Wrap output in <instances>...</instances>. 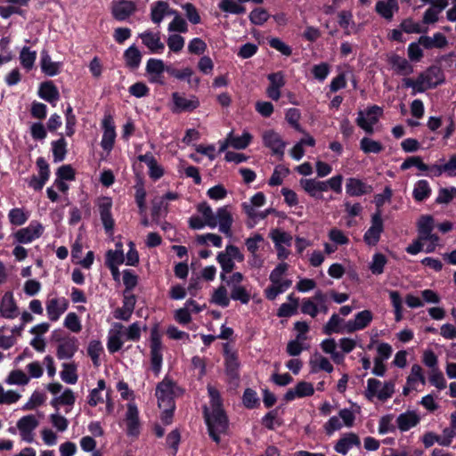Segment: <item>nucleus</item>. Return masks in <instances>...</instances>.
<instances>
[{
	"instance_id": "nucleus-63",
	"label": "nucleus",
	"mask_w": 456,
	"mask_h": 456,
	"mask_svg": "<svg viewBox=\"0 0 456 456\" xmlns=\"http://www.w3.org/2000/svg\"><path fill=\"white\" fill-rule=\"evenodd\" d=\"M386 264V256L383 254L378 253L373 256L370 269L373 274H381Z\"/></svg>"
},
{
	"instance_id": "nucleus-20",
	"label": "nucleus",
	"mask_w": 456,
	"mask_h": 456,
	"mask_svg": "<svg viewBox=\"0 0 456 456\" xmlns=\"http://www.w3.org/2000/svg\"><path fill=\"white\" fill-rule=\"evenodd\" d=\"M314 393V388L312 383L306 381L298 382L294 388L289 389L284 395L286 401H292L295 398H302L311 396Z\"/></svg>"
},
{
	"instance_id": "nucleus-14",
	"label": "nucleus",
	"mask_w": 456,
	"mask_h": 456,
	"mask_svg": "<svg viewBox=\"0 0 456 456\" xmlns=\"http://www.w3.org/2000/svg\"><path fill=\"white\" fill-rule=\"evenodd\" d=\"M78 342L74 337H68L59 340L56 355L60 360L70 359L77 351Z\"/></svg>"
},
{
	"instance_id": "nucleus-11",
	"label": "nucleus",
	"mask_w": 456,
	"mask_h": 456,
	"mask_svg": "<svg viewBox=\"0 0 456 456\" xmlns=\"http://www.w3.org/2000/svg\"><path fill=\"white\" fill-rule=\"evenodd\" d=\"M172 101L173 107L171 110L174 113L192 111L200 106V101L194 95H191L190 98H185L178 93H173Z\"/></svg>"
},
{
	"instance_id": "nucleus-37",
	"label": "nucleus",
	"mask_w": 456,
	"mask_h": 456,
	"mask_svg": "<svg viewBox=\"0 0 456 456\" xmlns=\"http://www.w3.org/2000/svg\"><path fill=\"white\" fill-rule=\"evenodd\" d=\"M225 365L226 372L232 379L239 378V361L237 354L234 352L225 350Z\"/></svg>"
},
{
	"instance_id": "nucleus-61",
	"label": "nucleus",
	"mask_w": 456,
	"mask_h": 456,
	"mask_svg": "<svg viewBox=\"0 0 456 456\" xmlns=\"http://www.w3.org/2000/svg\"><path fill=\"white\" fill-rule=\"evenodd\" d=\"M454 198H456V188L455 187L442 188L438 191V195H437L436 201L438 204H448Z\"/></svg>"
},
{
	"instance_id": "nucleus-9",
	"label": "nucleus",
	"mask_w": 456,
	"mask_h": 456,
	"mask_svg": "<svg viewBox=\"0 0 456 456\" xmlns=\"http://www.w3.org/2000/svg\"><path fill=\"white\" fill-rule=\"evenodd\" d=\"M151 361L153 371L158 374L162 365V344L156 330L151 335Z\"/></svg>"
},
{
	"instance_id": "nucleus-56",
	"label": "nucleus",
	"mask_w": 456,
	"mask_h": 456,
	"mask_svg": "<svg viewBox=\"0 0 456 456\" xmlns=\"http://www.w3.org/2000/svg\"><path fill=\"white\" fill-rule=\"evenodd\" d=\"M36 57L35 51H30L28 47H23L20 54V63L25 69H30L34 65Z\"/></svg>"
},
{
	"instance_id": "nucleus-24",
	"label": "nucleus",
	"mask_w": 456,
	"mask_h": 456,
	"mask_svg": "<svg viewBox=\"0 0 456 456\" xmlns=\"http://www.w3.org/2000/svg\"><path fill=\"white\" fill-rule=\"evenodd\" d=\"M102 126L104 132L101 144L104 150L110 151L114 145L116 138L115 126L110 117L104 118L102 120Z\"/></svg>"
},
{
	"instance_id": "nucleus-23",
	"label": "nucleus",
	"mask_w": 456,
	"mask_h": 456,
	"mask_svg": "<svg viewBox=\"0 0 456 456\" xmlns=\"http://www.w3.org/2000/svg\"><path fill=\"white\" fill-rule=\"evenodd\" d=\"M300 186L308 193L311 197L321 199L322 192L327 191V186L323 181L316 179H301Z\"/></svg>"
},
{
	"instance_id": "nucleus-46",
	"label": "nucleus",
	"mask_w": 456,
	"mask_h": 456,
	"mask_svg": "<svg viewBox=\"0 0 456 456\" xmlns=\"http://www.w3.org/2000/svg\"><path fill=\"white\" fill-rule=\"evenodd\" d=\"M418 381H419L422 385L426 384V379L423 374L421 366L419 364H413L411 368V372L407 377L406 383L411 387H414Z\"/></svg>"
},
{
	"instance_id": "nucleus-16",
	"label": "nucleus",
	"mask_w": 456,
	"mask_h": 456,
	"mask_svg": "<svg viewBox=\"0 0 456 456\" xmlns=\"http://www.w3.org/2000/svg\"><path fill=\"white\" fill-rule=\"evenodd\" d=\"M68 300L64 297H53L46 301V313L50 321H57L67 310Z\"/></svg>"
},
{
	"instance_id": "nucleus-29",
	"label": "nucleus",
	"mask_w": 456,
	"mask_h": 456,
	"mask_svg": "<svg viewBox=\"0 0 456 456\" xmlns=\"http://www.w3.org/2000/svg\"><path fill=\"white\" fill-rule=\"evenodd\" d=\"M28 0H5V4L0 5V16L7 19L12 14L21 13V7L27 6Z\"/></svg>"
},
{
	"instance_id": "nucleus-3",
	"label": "nucleus",
	"mask_w": 456,
	"mask_h": 456,
	"mask_svg": "<svg viewBox=\"0 0 456 456\" xmlns=\"http://www.w3.org/2000/svg\"><path fill=\"white\" fill-rule=\"evenodd\" d=\"M328 303L329 295L322 290H316L312 297L303 299L301 304V312L314 318L319 313H328Z\"/></svg>"
},
{
	"instance_id": "nucleus-58",
	"label": "nucleus",
	"mask_w": 456,
	"mask_h": 456,
	"mask_svg": "<svg viewBox=\"0 0 456 456\" xmlns=\"http://www.w3.org/2000/svg\"><path fill=\"white\" fill-rule=\"evenodd\" d=\"M231 298L238 300L241 304L247 305L250 300V294L243 286H233L231 291Z\"/></svg>"
},
{
	"instance_id": "nucleus-8",
	"label": "nucleus",
	"mask_w": 456,
	"mask_h": 456,
	"mask_svg": "<svg viewBox=\"0 0 456 456\" xmlns=\"http://www.w3.org/2000/svg\"><path fill=\"white\" fill-rule=\"evenodd\" d=\"M262 139L264 145L269 148L273 154L283 157L286 143L278 133L273 130H266L263 132Z\"/></svg>"
},
{
	"instance_id": "nucleus-48",
	"label": "nucleus",
	"mask_w": 456,
	"mask_h": 456,
	"mask_svg": "<svg viewBox=\"0 0 456 456\" xmlns=\"http://www.w3.org/2000/svg\"><path fill=\"white\" fill-rule=\"evenodd\" d=\"M126 63L128 67L135 69L139 66L142 54L135 46H130L124 53Z\"/></svg>"
},
{
	"instance_id": "nucleus-12",
	"label": "nucleus",
	"mask_w": 456,
	"mask_h": 456,
	"mask_svg": "<svg viewBox=\"0 0 456 456\" xmlns=\"http://www.w3.org/2000/svg\"><path fill=\"white\" fill-rule=\"evenodd\" d=\"M38 426V420L34 415H27L20 419L17 428L22 440L31 443L34 440L33 430Z\"/></svg>"
},
{
	"instance_id": "nucleus-57",
	"label": "nucleus",
	"mask_w": 456,
	"mask_h": 456,
	"mask_svg": "<svg viewBox=\"0 0 456 456\" xmlns=\"http://www.w3.org/2000/svg\"><path fill=\"white\" fill-rule=\"evenodd\" d=\"M411 167H416L421 171H428L429 168V166L425 164L422 161L421 158L419 156H412V157L407 158L401 165V169L406 170Z\"/></svg>"
},
{
	"instance_id": "nucleus-18",
	"label": "nucleus",
	"mask_w": 456,
	"mask_h": 456,
	"mask_svg": "<svg viewBox=\"0 0 456 456\" xmlns=\"http://www.w3.org/2000/svg\"><path fill=\"white\" fill-rule=\"evenodd\" d=\"M372 191L373 188L371 185L367 184L358 178L350 177L346 180V191L349 196L359 197L365 194H370L372 192Z\"/></svg>"
},
{
	"instance_id": "nucleus-47",
	"label": "nucleus",
	"mask_w": 456,
	"mask_h": 456,
	"mask_svg": "<svg viewBox=\"0 0 456 456\" xmlns=\"http://www.w3.org/2000/svg\"><path fill=\"white\" fill-rule=\"evenodd\" d=\"M434 218L431 216H422L418 222L419 240L434 230Z\"/></svg>"
},
{
	"instance_id": "nucleus-60",
	"label": "nucleus",
	"mask_w": 456,
	"mask_h": 456,
	"mask_svg": "<svg viewBox=\"0 0 456 456\" xmlns=\"http://www.w3.org/2000/svg\"><path fill=\"white\" fill-rule=\"evenodd\" d=\"M8 217L12 224L20 226L27 222L28 216L21 208H12Z\"/></svg>"
},
{
	"instance_id": "nucleus-25",
	"label": "nucleus",
	"mask_w": 456,
	"mask_h": 456,
	"mask_svg": "<svg viewBox=\"0 0 456 456\" xmlns=\"http://www.w3.org/2000/svg\"><path fill=\"white\" fill-rule=\"evenodd\" d=\"M419 421L420 417L414 411H407L406 412L401 413L396 419L397 427L402 432L408 431L416 427Z\"/></svg>"
},
{
	"instance_id": "nucleus-22",
	"label": "nucleus",
	"mask_w": 456,
	"mask_h": 456,
	"mask_svg": "<svg viewBox=\"0 0 456 456\" xmlns=\"http://www.w3.org/2000/svg\"><path fill=\"white\" fill-rule=\"evenodd\" d=\"M142 41V44L151 51L152 53H159L163 52L165 49L164 43L161 42L160 37L158 33L151 31H145L139 35Z\"/></svg>"
},
{
	"instance_id": "nucleus-55",
	"label": "nucleus",
	"mask_w": 456,
	"mask_h": 456,
	"mask_svg": "<svg viewBox=\"0 0 456 456\" xmlns=\"http://www.w3.org/2000/svg\"><path fill=\"white\" fill-rule=\"evenodd\" d=\"M103 351V347L100 341L98 340H92L90 341L88 347H87V354L91 357L94 365L98 366L99 365V359L100 355Z\"/></svg>"
},
{
	"instance_id": "nucleus-15",
	"label": "nucleus",
	"mask_w": 456,
	"mask_h": 456,
	"mask_svg": "<svg viewBox=\"0 0 456 456\" xmlns=\"http://www.w3.org/2000/svg\"><path fill=\"white\" fill-rule=\"evenodd\" d=\"M136 10L135 4L128 0H118L112 3L111 13L118 20H125Z\"/></svg>"
},
{
	"instance_id": "nucleus-59",
	"label": "nucleus",
	"mask_w": 456,
	"mask_h": 456,
	"mask_svg": "<svg viewBox=\"0 0 456 456\" xmlns=\"http://www.w3.org/2000/svg\"><path fill=\"white\" fill-rule=\"evenodd\" d=\"M343 319H341L337 314H333L329 322L323 327L325 334L330 335L332 333L341 332L340 324Z\"/></svg>"
},
{
	"instance_id": "nucleus-43",
	"label": "nucleus",
	"mask_w": 456,
	"mask_h": 456,
	"mask_svg": "<svg viewBox=\"0 0 456 456\" xmlns=\"http://www.w3.org/2000/svg\"><path fill=\"white\" fill-rule=\"evenodd\" d=\"M431 193V188L429 186V183L426 180H419L418 181L415 185L412 191L413 198L417 201H422L428 197H429Z\"/></svg>"
},
{
	"instance_id": "nucleus-27",
	"label": "nucleus",
	"mask_w": 456,
	"mask_h": 456,
	"mask_svg": "<svg viewBox=\"0 0 456 456\" xmlns=\"http://www.w3.org/2000/svg\"><path fill=\"white\" fill-rule=\"evenodd\" d=\"M388 62L392 69L398 75L408 76L413 72V67L403 57L392 54L388 57Z\"/></svg>"
},
{
	"instance_id": "nucleus-49",
	"label": "nucleus",
	"mask_w": 456,
	"mask_h": 456,
	"mask_svg": "<svg viewBox=\"0 0 456 456\" xmlns=\"http://www.w3.org/2000/svg\"><path fill=\"white\" fill-rule=\"evenodd\" d=\"M116 250H109L106 253V265L107 266H118L125 261V256L121 248V245L117 244Z\"/></svg>"
},
{
	"instance_id": "nucleus-42",
	"label": "nucleus",
	"mask_w": 456,
	"mask_h": 456,
	"mask_svg": "<svg viewBox=\"0 0 456 456\" xmlns=\"http://www.w3.org/2000/svg\"><path fill=\"white\" fill-rule=\"evenodd\" d=\"M310 365L312 366L314 372L322 370L330 373L333 370V366L330 361L319 354H315L313 356L310 360Z\"/></svg>"
},
{
	"instance_id": "nucleus-21",
	"label": "nucleus",
	"mask_w": 456,
	"mask_h": 456,
	"mask_svg": "<svg viewBox=\"0 0 456 456\" xmlns=\"http://www.w3.org/2000/svg\"><path fill=\"white\" fill-rule=\"evenodd\" d=\"M124 326L120 323H115L110 330L107 347L110 353H116L123 346Z\"/></svg>"
},
{
	"instance_id": "nucleus-38",
	"label": "nucleus",
	"mask_w": 456,
	"mask_h": 456,
	"mask_svg": "<svg viewBox=\"0 0 456 456\" xmlns=\"http://www.w3.org/2000/svg\"><path fill=\"white\" fill-rule=\"evenodd\" d=\"M230 298L225 286L220 285L213 291L210 302L222 307H227L230 304Z\"/></svg>"
},
{
	"instance_id": "nucleus-41",
	"label": "nucleus",
	"mask_w": 456,
	"mask_h": 456,
	"mask_svg": "<svg viewBox=\"0 0 456 456\" xmlns=\"http://www.w3.org/2000/svg\"><path fill=\"white\" fill-rule=\"evenodd\" d=\"M61 379L67 384H75L78 379L77 374V365L74 362H65L62 364L61 371Z\"/></svg>"
},
{
	"instance_id": "nucleus-64",
	"label": "nucleus",
	"mask_w": 456,
	"mask_h": 456,
	"mask_svg": "<svg viewBox=\"0 0 456 456\" xmlns=\"http://www.w3.org/2000/svg\"><path fill=\"white\" fill-rule=\"evenodd\" d=\"M175 18L168 25V31L170 32H180L185 33L188 30V25L186 21L176 12L174 13Z\"/></svg>"
},
{
	"instance_id": "nucleus-13",
	"label": "nucleus",
	"mask_w": 456,
	"mask_h": 456,
	"mask_svg": "<svg viewBox=\"0 0 456 456\" xmlns=\"http://www.w3.org/2000/svg\"><path fill=\"white\" fill-rule=\"evenodd\" d=\"M372 319V313L370 310H363L359 312L354 320L348 321L343 329L347 333H353L366 328L371 322Z\"/></svg>"
},
{
	"instance_id": "nucleus-40",
	"label": "nucleus",
	"mask_w": 456,
	"mask_h": 456,
	"mask_svg": "<svg viewBox=\"0 0 456 456\" xmlns=\"http://www.w3.org/2000/svg\"><path fill=\"white\" fill-rule=\"evenodd\" d=\"M61 67V62L53 61L47 53H42L41 69L47 76L53 77L57 75L60 72Z\"/></svg>"
},
{
	"instance_id": "nucleus-53",
	"label": "nucleus",
	"mask_w": 456,
	"mask_h": 456,
	"mask_svg": "<svg viewBox=\"0 0 456 456\" xmlns=\"http://www.w3.org/2000/svg\"><path fill=\"white\" fill-rule=\"evenodd\" d=\"M219 8L225 12L232 14H240L246 11L244 6L237 4L233 0H221L219 3Z\"/></svg>"
},
{
	"instance_id": "nucleus-35",
	"label": "nucleus",
	"mask_w": 456,
	"mask_h": 456,
	"mask_svg": "<svg viewBox=\"0 0 456 456\" xmlns=\"http://www.w3.org/2000/svg\"><path fill=\"white\" fill-rule=\"evenodd\" d=\"M135 297L134 295H125L124 304L122 308H118L115 312V318L123 321H127L134 308Z\"/></svg>"
},
{
	"instance_id": "nucleus-32",
	"label": "nucleus",
	"mask_w": 456,
	"mask_h": 456,
	"mask_svg": "<svg viewBox=\"0 0 456 456\" xmlns=\"http://www.w3.org/2000/svg\"><path fill=\"white\" fill-rule=\"evenodd\" d=\"M403 86L412 89V94L416 93H423L426 90L432 88L428 81L421 72L416 79L405 77L403 79Z\"/></svg>"
},
{
	"instance_id": "nucleus-44",
	"label": "nucleus",
	"mask_w": 456,
	"mask_h": 456,
	"mask_svg": "<svg viewBox=\"0 0 456 456\" xmlns=\"http://www.w3.org/2000/svg\"><path fill=\"white\" fill-rule=\"evenodd\" d=\"M422 73L432 88L444 82V74L438 67L432 66Z\"/></svg>"
},
{
	"instance_id": "nucleus-54",
	"label": "nucleus",
	"mask_w": 456,
	"mask_h": 456,
	"mask_svg": "<svg viewBox=\"0 0 456 456\" xmlns=\"http://www.w3.org/2000/svg\"><path fill=\"white\" fill-rule=\"evenodd\" d=\"M67 143L64 138H61L53 142V155L55 162L64 159L67 150Z\"/></svg>"
},
{
	"instance_id": "nucleus-4",
	"label": "nucleus",
	"mask_w": 456,
	"mask_h": 456,
	"mask_svg": "<svg viewBox=\"0 0 456 456\" xmlns=\"http://www.w3.org/2000/svg\"><path fill=\"white\" fill-rule=\"evenodd\" d=\"M179 388L168 379H163L156 388L159 407H172L175 405L174 398L179 395Z\"/></svg>"
},
{
	"instance_id": "nucleus-10",
	"label": "nucleus",
	"mask_w": 456,
	"mask_h": 456,
	"mask_svg": "<svg viewBox=\"0 0 456 456\" xmlns=\"http://www.w3.org/2000/svg\"><path fill=\"white\" fill-rule=\"evenodd\" d=\"M383 232V221L381 212L378 210L371 216V225L365 232L363 239L368 245L374 246L378 243Z\"/></svg>"
},
{
	"instance_id": "nucleus-30",
	"label": "nucleus",
	"mask_w": 456,
	"mask_h": 456,
	"mask_svg": "<svg viewBox=\"0 0 456 456\" xmlns=\"http://www.w3.org/2000/svg\"><path fill=\"white\" fill-rule=\"evenodd\" d=\"M175 12L169 8L167 2L158 1L151 6V18L154 23L159 24L166 15H172Z\"/></svg>"
},
{
	"instance_id": "nucleus-36",
	"label": "nucleus",
	"mask_w": 456,
	"mask_h": 456,
	"mask_svg": "<svg viewBox=\"0 0 456 456\" xmlns=\"http://www.w3.org/2000/svg\"><path fill=\"white\" fill-rule=\"evenodd\" d=\"M38 94L42 99L49 102H56L60 98L57 87L51 81L41 84Z\"/></svg>"
},
{
	"instance_id": "nucleus-50",
	"label": "nucleus",
	"mask_w": 456,
	"mask_h": 456,
	"mask_svg": "<svg viewBox=\"0 0 456 456\" xmlns=\"http://www.w3.org/2000/svg\"><path fill=\"white\" fill-rule=\"evenodd\" d=\"M360 148L364 153H379L383 151V145L368 137H363L360 142Z\"/></svg>"
},
{
	"instance_id": "nucleus-51",
	"label": "nucleus",
	"mask_w": 456,
	"mask_h": 456,
	"mask_svg": "<svg viewBox=\"0 0 456 456\" xmlns=\"http://www.w3.org/2000/svg\"><path fill=\"white\" fill-rule=\"evenodd\" d=\"M288 298L291 303H284L280 306L278 310V316L280 317H289L297 312L298 299L294 298L292 295H289Z\"/></svg>"
},
{
	"instance_id": "nucleus-17",
	"label": "nucleus",
	"mask_w": 456,
	"mask_h": 456,
	"mask_svg": "<svg viewBox=\"0 0 456 456\" xmlns=\"http://www.w3.org/2000/svg\"><path fill=\"white\" fill-rule=\"evenodd\" d=\"M37 166L38 167V175H33L29 180V186L33 189L39 191L41 190L45 182L49 178V166L46 160L40 157L37 159Z\"/></svg>"
},
{
	"instance_id": "nucleus-5",
	"label": "nucleus",
	"mask_w": 456,
	"mask_h": 456,
	"mask_svg": "<svg viewBox=\"0 0 456 456\" xmlns=\"http://www.w3.org/2000/svg\"><path fill=\"white\" fill-rule=\"evenodd\" d=\"M395 392V383L387 381L382 386L381 382L376 379H369L365 395L369 400L377 396L380 401H386L390 398Z\"/></svg>"
},
{
	"instance_id": "nucleus-7",
	"label": "nucleus",
	"mask_w": 456,
	"mask_h": 456,
	"mask_svg": "<svg viewBox=\"0 0 456 456\" xmlns=\"http://www.w3.org/2000/svg\"><path fill=\"white\" fill-rule=\"evenodd\" d=\"M44 232V226L37 221H33L28 226L20 229L14 233V238L19 243H29L39 238Z\"/></svg>"
},
{
	"instance_id": "nucleus-2",
	"label": "nucleus",
	"mask_w": 456,
	"mask_h": 456,
	"mask_svg": "<svg viewBox=\"0 0 456 456\" xmlns=\"http://www.w3.org/2000/svg\"><path fill=\"white\" fill-rule=\"evenodd\" d=\"M208 392L210 397V407L204 408L205 419L209 436L216 443H219L220 436L225 434L228 430V419L222 409V401L218 390L208 385Z\"/></svg>"
},
{
	"instance_id": "nucleus-45",
	"label": "nucleus",
	"mask_w": 456,
	"mask_h": 456,
	"mask_svg": "<svg viewBox=\"0 0 456 456\" xmlns=\"http://www.w3.org/2000/svg\"><path fill=\"white\" fill-rule=\"evenodd\" d=\"M228 135L229 141L232 142V147L236 150L247 148L252 140V135L248 132H244L240 136H235L232 131Z\"/></svg>"
},
{
	"instance_id": "nucleus-52",
	"label": "nucleus",
	"mask_w": 456,
	"mask_h": 456,
	"mask_svg": "<svg viewBox=\"0 0 456 456\" xmlns=\"http://www.w3.org/2000/svg\"><path fill=\"white\" fill-rule=\"evenodd\" d=\"M29 378L20 370H15L9 373L5 382L9 385H26Z\"/></svg>"
},
{
	"instance_id": "nucleus-28",
	"label": "nucleus",
	"mask_w": 456,
	"mask_h": 456,
	"mask_svg": "<svg viewBox=\"0 0 456 456\" xmlns=\"http://www.w3.org/2000/svg\"><path fill=\"white\" fill-rule=\"evenodd\" d=\"M126 422L127 427V434L129 436H137L139 434L138 410L134 403L127 404Z\"/></svg>"
},
{
	"instance_id": "nucleus-33",
	"label": "nucleus",
	"mask_w": 456,
	"mask_h": 456,
	"mask_svg": "<svg viewBox=\"0 0 456 456\" xmlns=\"http://www.w3.org/2000/svg\"><path fill=\"white\" fill-rule=\"evenodd\" d=\"M166 69L163 61L159 59H150L146 64V71L151 75L150 80L155 83H162L160 77Z\"/></svg>"
},
{
	"instance_id": "nucleus-62",
	"label": "nucleus",
	"mask_w": 456,
	"mask_h": 456,
	"mask_svg": "<svg viewBox=\"0 0 456 456\" xmlns=\"http://www.w3.org/2000/svg\"><path fill=\"white\" fill-rule=\"evenodd\" d=\"M429 381L436 388L442 390L446 387V380L438 368H434L429 373Z\"/></svg>"
},
{
	"instance_id": "nucleus-26",
	"label": "nucleus",
	"mask_w": 456,
	"mask_h": 456,
	"mask_svg": "<svg viewBox=\"0 0 456 456\" xmlns=\"http://www.w3.org/2000/svg\"><path fill=\"white\" fill-rule=\"evenodd\" d=\"M0 314L7 319H13L18 315V307L13 298V295L6 292L1 298Z\"/></svg>"
},
{
	"instance_id": "nucleus-31",
	"label": "nucleus",
	"mask_w": 456,
	"mask_h": 456,
	"mask_svg": "<svg viewBox=\"0 0 456 456\" xmlns=\"http://www.w3.org/2000/svg\"><path fill=\"white\" fill-rule=\"evenodd\" d=\"M419 44L426 49L444 48L447 45L448 41L444 34L437 32L433 37L421 36Z\"/></svg>"
},
{
	"instance_id": "nucleus-6",
	"label": "nucleus",
	"mask_w": 456,
	"mask_h": 456,
	"mask_svg": "<svg viewBox=\"0 0 456 456\" xmlns=\"http://www.w3.org/2000/svg\"><path fill=\"white\" fill-rule=\"evenodd\" d=\"M382 110L378 106H372L366 111L360 110L356 118V124L368 134L373 133V126L378 122Z\"/></svg>"
},
{
	"instance_id": "nucleus-19",
	"label": "nucleus",
	"mask_w": 456,
	"mask_h": 456,
	"mask_svg": "<svg viewBox=\"0 0 456 456\" xmlns=\"http://www.w3.org/2000/svg\"><path fill=\"white\" fill-rule=\"evenodd\" d=\"M111 206L112 202L110 198L104 197L99 200L98 209L106 232H111L114 227V220L110 213Z\"/></svg>"
},
{
	"instance_id": "nucleus-34",
	"label": "nucleus",
	"mask_w": 456,
	"mask_h": 456,
	"mask_svg": "<svg viewBox=\"0 0 456 456\" xmlns=\"http://www.w3.org/2000/svg\"><path fill=\"white\" fill-rule=\"evenodd\" d=\"M354 445L359 446L360 439L354 433H348L337 442L335 451L341 454H346Z\"/></svg>"
},
{
	"instance_id": "nucleus-39",
	"label": "nucleus",
	"mask_w": 456,
	"mask_h": 456,
	"mask_svg": "<svg viewBox=\"0 0 456 456\" xmlns=\"http://www.w3.org/2000/svg\"><path fill=\"white\" fill-rule=\"evenodd\" d=\"M398 10L397 2L379 1L376 4V12L386 20H392L394 12Z\"/></svg>"
},
{
	"instance_id": "nucleus-1",
	"label": "nucleus",
	"mask_w": 456,
	"mask_h": 456,
	"mask_svg": "<svg viewBox=\"0 0 456 456\" xmlns=\"http://www.w3.org/2000/svg\"><path fill=\"white\" fill-rule=\"evenodd\" d=\"M199 216H192L189 218V226L193 230H200L205 226L216 228L227 237H232V226L233 216L228 206L217 208L214 212L212 208L207 203L202 202L197 206Z\"/></svg>"
}]
</instances>
